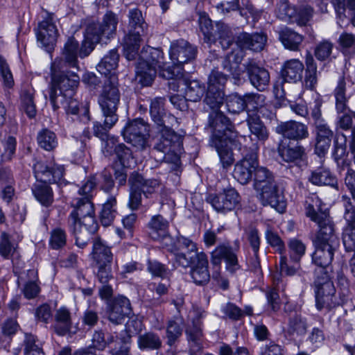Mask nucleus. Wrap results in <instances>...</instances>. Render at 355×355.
I'll use <instances>...</instances> for the list:
<instances>
[{"label": "nucleus", "instance_id": "f257e3e1", "mask_svg": "<svg viewBox=\"0 0 355 355\" xmlns=\"http://www.w3.org/2000/svg\"><path fill=\"white\" fill-rule=\"evenodd\" d=\"M306 215L316 223L319 230L313 239L315 251L312 254L313 263L322 268L329 266L334 259L335 251L339 246V239L335 234L334 225L326 211H317L314 205L306 202Z\"/></svg>", "mask_w": 355, "mask_h": 355}, {"label": "nucleus", "instance_id": "f03ea898", "mask_svg": "<svg viewBox=\"0 0 355 355\" xmlns=\"http://www.w3.org/2000/svg\"><path fill=\"white\" fill-rule=\"evenodd\" d=\"M175 71L164 60V53L159 49L147 46L139 55L136 67V80L142 86H150L156 76L157 70L159 76L168 80L178 79L182 77V72L179 67Z\"/></svg>", "mask_w": 355, "mask_h": 355}, {"label": "nucleus", "instance_id": "7ed1b4c3", "mask_svg": "<svg viewBox=\"0 0 355 355\" xmlns=\"http://www.w3.org/2000/svg\"><path fill=\"white\" fill-rule=\"evenodd\" d=\"M74 210L68 218V226L76 239V245L84 248L97 230L94 206L91 200L76 198L72 202Z\"/></svg>", "mask_w": 355, "mask_h": 355}, {"label": "nucleus", "instance_id": "20e7f679", "mask_svg": "<svg viewBox=\"0 0 355 355\" xmlns=\"http://www.w3.org/2000/svg\"><path fill=\"white\" fill-rule=\"evenodd\" d=\"M209 127L212 128L211 145L214 146L224 168L234 162L233 154L228 146L234 132V126L230 120L221 113L215 112L210 116Z\"/></svg>", "mask_w": 355, "mask_h": 355}, {"label": "nucleus", "instance_id": "39448f33", "mask_svg": "<svg viewBox=\"0 0 355 355\" xmlns=\"http://www.w3.org/2000/svg\"><path fill=\"white\" fill-rule=\"evenodd\" d=\"M173 126L157 127L159 138L153 148V153H159L157 162L165 161L178 165L183 150L182 137L176 133Z\"/></svg>", "mask_w": 355, "mask_h": 355}, {"label": "nucleus", "instance_id": "423d86ee", "mask_svg": "<svg viewBox=\"0 0 355 355\" xmlns=\"http://www.w3.org/2000/svg\"><path fill=\"white\" fill-rule=\"evenodd\" d=\"M119 101L120 93L117 87V78L115 76H110L104 83L102 92L98 97V104L103 116H109L111 122L112 120H118L116 111Z\"/></svg>", "mask_w": 355, "mask_h": 355}, {"label": "nucleus", "instance_id": "0eeeda50", "mask_svg": "<svg viewBox=\"0 0 355 355\" xmlns=\"http://www.w3.org/2000/svg\"><path fill=\"white\" fill-rule=\"evenodd\" d=\"M150 127L143 119H135L127 123L122 135L125 141L137 150H144L148 146Z\"/></svg>", "mask_w": 355, "mask_h": 355}, {"label": "nucleus", "instance_id": "6e6552de", "mask_svg": "<svg viewBox=\"0 0 355 355\" xmlns=\"http://www.w3.org/2000/svg\"><path fill=\"white\" fill-rule=\"evenodd\" d=\"M62 58H57L51 65V83L50 87L65 92L71 96L74 94L75 89L79 83V76L74 72L62 71Z\"/></svg>", "mask_w": 355, "mask_h": 355}, {"label": "nucleus", "instance_id": "1a4fd4ad", "mask_svg": "<svg viewBox=\"0 0 355 355\" xmlns=\"http://www.w3.org/2000/svg\"><path fill=\"white\" fill-rule=\"evenodd\" d=\"M196 48L186 40H179L173 42L169 51L171 59L174 64V66L171 67L172 69L176 71L178 70L177 67H179L183 73L181 65L193 60L196 55ZM183 76L184 74L182 73Z\"/></svg>", "mask_w": 355, "mask_h": 355}, {"label": "nucleus", "instance_id": "9d476101", "mask_svg": "<svg viewBox=\"0 0 355 355\" xmlns=\"http://www.w3.org/2000/svg\"><path fill=\"white\" fill-rule=\"evenodd\" d=\"M323 282L318 279L315 282L316 286L315 300L316 307L318 310L324 308L331 309L338 304L335 296L336 289L333 282L328 279L327 274L322 278Z\"/></svg>", "mask_w": 355, "mask_h": 355}, {"label": "nucleus", "instance_id": "9b49d317", "mask_svg": "<svg viewBox=\"0 0 355 355\" xmlns=\"http://www.w3.org/2000/svg\"><path fill=\"white\" fill-rule=\"evenodd\" d=\"M258 165L257 153L253 150L235 164L233 176L241 184H246L252 180Z\"/></svg>", "mask_w": 355, "mask_h": 355}, {"label": "nucleus", "instance_id": "f8f14e48", "mask_svg": "<svg viewBox=\"0 0 355 355\" xmlns=\"http://www.w3.org/2000/svg\"><path fill=\"white\" fill-rule=\"evenodd\" d=\"M58 36V30L53 22V15L46 12L44 20L39 24L37 32V41L46 51L51 52Z\"/></svg>", "mask_w": 355, "mask_h": 355}, {"label": "nucleus", "instance_id": "ddd939ff", "mask_svg": "<svg viewBox=\"0 0 355 355\" xmlns=\"http://www.w3.org/2000/svg\"><path fill=\"white\" fill-rule=\"evenodd\" d=\"M207 200L218 212L225 213L233 210L240 202L238 192L233 188H227L218 194H210Z\"/></svg>", "mask_w": 355, "mask_h": 355}, {"label": "nucleus", "instance_id": "4468645a", "mask_svg": "<svg viewBox=\"0 0 355 355\" xmlns=\"http://www.w3.org/2000/svg\"><path fill=\"white\" fill-rule=\"evenodd\" d=\"M131 312L130 300L123 295L117 296L107 303V317L109 320L114 324H121Z\"/></svg>", "mask_w": 355, "mask_h": 355}, {"label": "nucleus", "instance_id": "2eb2a0df", "mask_svg": "<svg viewBox=\"0 0 355 355\" xmlns=\"http://www.w3.org/2000/svg\"><path fill=\"white\" fill-rule=\"evenodd\" d=\"M164 98L155 97L150 101V114L157 127L175 126L178 119L170 114H167L164 109Z\"/></svg>", "mask_w": 355, "mask_h": 355}, {"label": "nucleus", "instance_id": "dca6fc26", "mask_svg": "<svg viewBox=\"0 0 355 355\" xmlns=\"http://www.w3.org/2000/svg\"><path fill=\"white\" fill-rule=\"evenodd\" d=\"M256 191L263 205H270L279 212L284 211L286 201L282 194L279 193L275 182Z\"/></svg>", "mask_w": 355, "mask_h": 355}, {"label": "nucleus", "instance_id": "f3484780", "mask_svg": "<svg viewBox=\"0 0 355 355\" xmlns=\"http://www.w3.org/2000/svg\"><path fill=\"white\" fill-rule=\"evenodd\" d=\"M211 263L216 266L220 265L221 260L224 259L227 269L232 273L239 268L237 256L232 248L228 245H218L211 253Z\"/></svg>", "mask_w": 355, "mask_h": 355}, {"label": "nucleus", "instance_id": "a211bd4d", "mask_svg": "<svg viewBox=\"0 0 355 355\" xmlns=\"http://www.w3.org/2000/svg\"><path fill=\"white\" fill-rule=\"evenodd\" d=\"M277 134L291 140H302L309 136L308 127L300 122L288 121L281 122L275 128Z\"/></svg>", "mask_w": 355, "mask_h": 355}, {"label": "nucleus", "instance_id": "6ab92c4d", "mask_svg": "<svg viewBox=\"0 0 355 355\" xmlns=\"http://www.w3.org/2000/svg\"><path fill=\"white\" fill-rule=\"evenodd\" d=\"M334 132L324 121H318L315 126V153L319 157H324L328 152Z\"/></svg>", "mask_w": 355, "mask_h": 355}, {"label": "nucleus", "instance_id": "aec40b11", "mask_svg": "<svg viewBox=\"0 0 355 355\" xmlns=\"http://www.w3.org/2000/svg\"><path fill=\"white\" fill-rule=\"evenodd\" d=\"M35 176L40 182L54 183L63 177L64 168L62 166H49L45 163L37 162L33 167Z\"/></svg>", "mask_w": 355, "mask_h": 355}, {"label": "nucleus", "instance_id": "412c9836", "mask_svg": "<svg viewBox=\"0 0 355 355\" xmlns=\"http://www.w3.org/2000/svg\"><path fill=\"white\" fill-rule=\"evenodd\" d=\"M250 83L259 91H264L270 82L268 70L258 66L254 62L249 61L245 64Z\"/></svg>", "mask_w": 355, "mask_h": 355}, {"label": "nucleus", "instance_id": "4be33fe9", "mask_svg": "<svg viewBox=\"0 0 355 355\" xmlns=\"http://www.w3.org/2000/svg\"><path fill=\"white\" fill-rule=\"evenodd\" d=\"M209 261L205 254L201 256L199 260L191 267L190 276L197 285H205L209 282Z\"/></svg>", "mask_w": 355, "mask_h": 355}, {"label": "nucleus", "instance_id": "5701e85b", "mask_svg": "<svg viewBox=\"0 0 355 355\" xmlns=\"http://www.w3.org/2000/svg\"><path fill=\"white\" fill-rule=\"evenodd\" d=\"M118 24V17L112 11H108L104 15L101 24L99 23H90L87 26H94L96 28L94 33H98L99 37L105 36L106 38H110L116 32V26Z\"/></svg>", "mask_w": 355, "mask_h": 355}, {"label": "nucleus", "instance_id": "b1692460", "mask_svg": "<svg viewBox=\"0 0 355 355\" xmlns=\"http://www.w3.org/2000/svg\"><path fill=\"white\" fill-rule=\"evenodd\" d=\"M237 44L242 48L253 51H261L266 42V36L261 33L248 34L242 33L237 37Z\"/></svg>", "mask_w": 355, "mask_h": 355}, {"label": "nucleus", "instance_id": "393cba45", "mask_svg": "<svg viewBox=\"0 0 355 355\" xmlns=\"http://www.w3.org/2000/svg\"><path fill=\"white\" fill-rule=\"evenodd\" d=\"M149 234L154 240H170L168 234V222L161 215L152 217L148 223Z\"/></svg>", "mask_w": 355, "mask_h": 355}, {"label": "nucleus", "instance_id": "a878e982", "mask_svg": "<svg viewBox=\"0 0 355 355\" xmlns=\"http://www.w3.org/2000/svg\"><path fill=\"white\" fill-rule=\"evenodd\" d=\"M146 33L128 31V34L123 40L124 53L127 59L134 60L137 55L140 47L142 37Z\"/></svg>", "mask_w": 355, "mask_h": 355}, {"label": "nucleus", "instance_id": "bb28decb", "mask_svg": "<svg viewBox=\"0 0 355 355\" xmlns=\"http://www.w3.org/2000/svg\"><path fill=\"white\" fill-rule=\"evenodd\" d=\"M92 259L96 266L112 264L113 254L110 248L106 245L100 239H96L93 243Z\"/></svg>", "mask_w": 355, "mask_h": 355}, {"label": "nucleus", "instance_id": "cd10ccee", "mask_svg": "<svg viewBox=\"0 0 355 355\" xmlns=\"http://www.w3.org/2000/svg\"><path fill=\"white\" fill-rule=\"evenodd\" d=\"M54 319L55 324L53 329L58 335L64 336L70 331L72 321L71 313L67 308L62 306L57 309Z\"/></svg>", "mask_w": 355, "mask_h": 355}, {"label": "nucleus", "instance_id": "c85d7f7f", "mask_svg": "<svg viewBox=\"0 0 355 355\" xmlns=\"http://www.w3.org/2000/svg\"><path fill=\"white\" fill-rule=\"evenodd\" d=\"M304 69L303 63L298 59H291L284 62L282 75L286 82L301 80Z\"/></svg>", "mask_w": 355, "mask_h": 355}, {"label": "nucleus", "instance_id": "c756f323", "mask_svg": "<svg viewBox=\"0 0 355 355\" xmlns=\"http://www.w3.org/2000/svg\"><path fill=\"white\" fill-rule=\"evenodd\" d=\"M279 38L284 46L293 51L300 50L304 37L289 28L284 27L279 32Z\"/></svg>", "mask_w": 355, "mask_h": 355}, {"label": "nucleus", "instance_id": "7c9ffc66", "mask_svg": "<svg viewBox=\"0 0 355 355\" xmlns=\"http://www.w3.org/2000/svg\"><path fill=\"white\" fill-rule=\"evenodd\" d=\"M309 180L313 184L318 186L329 185L333 187L337 186L336 177L327 168L323 166L312 171Z\"/></svg>", "mask_w": 355, "mask_h": 355}, {"label": "nucleus", "instance_id": "2f4dec72", "mask_svg": "<svg viewBox=\"0 0 355 355\" xmlns=\"http://www.w3.org/2000/svg\"><path fill=\"white\" fill-rule=\"evenodd\" d=\"M119 60V55L117 50L115 49H112L101 59V62L96 66V69L98 72L105 76H107L108 74L114 76L112 73L116 69Z\"/></svg>", "mask_w": 355, "mask_h": 355}, {"label": "nucleus", "instance_id": "473e14b6", "mask_svg": "<svg viewBox=\"0 0 355 355\" xmlns=\"http://www.w3.org/2000/svg\"><path fill=\"white\" fill-rule=\"evenodd\" d=\"M96 27L94 26H87L85 33V39L83 41L81 47L78 51L80 58L87 57L94 50L96 44L100 42L99 37L96 32L94 33Z\"/></svg>", "mask_w": 355, "mask_h": 355}, {"label": "nucleus", "instance_id": "72a5a7b5", "mask_svg": "<svg viewBox=\"0 0 355 355\" xmlns=\"http://www.w3.org/2000/svg\"><path fill=\"white\" fill-rule=\"evenodd\" d=\"M128 182L135 187H139L144 195L154 193L155 189L159 187V183L157 180H144L141 174L135 171L130 174Z\"/></svg>", "mask_w": 355, "mask_h": 355}, {"label": "nucleus", "instance_id": "f704fd0d", "mask_svg": "<svg viewBox=\"0 0 355 355\" xmlns=\"http://www.w3.org/2000/svg\"><path fill=\"white\" fill-rule=\"evenodd\" d=\"M247 123L250 132L259 141H265L268 138V132L259 116L257 114H248Z\"/></svg>", "mask_w": 355, "mask_h": 355}, {"label": "nucleus", "instance_id": "c9c22d12", "mask_svg": "<svg viewBox=\"0 0 355 355\" xmlns=\"http://www.w3.org/2000/svg\"><path fill=\"white\" fill-rule=\"evenodd\" d=\"M21 110L30 119L35 116L37 113L36 106L34 103V89L33 88H24L20 94Z\"/></svg>", "mask_w": 355, "mask_h": 355}, {"label": "nucleus", "instance_id": "e433bc0d", "mask_svg": "<svg viewBox=\"0 0 355 355\" xmlns=\"http://www.w3.org/2000/svg\"><path fill=\"white\" fill-rule=\"evenodd\" d=\"M147 24L141 11L137 8L131 9L128 13V31L146 33Z\"/></svg>", "mask_w": 355, "mask_h": 355}, {"label": "nucleus", "instance_id": "4c0bfd02", "mask_svg": "<svg viewBox=\"0 0 355 355\" xmlns=\"http://www.w3.org/2000/svg\"><path fill=\"white\" fill-rule=\"evenodd\" d=\"M117 215L116 200L114 196H110L103 205L101 212V222L103 226H109Z\"/></svg>", "mask_w": 355, "mask_h": 355}, {"label": "nucleus", "instance_id": "58836bf2", "mask_svg": "<svg viewBox=\"0 0 355 355\" xmlns=\"http://www.w3.org/2000/svg\"><path fill=\"white\" fill-rule=\"evenodd\" d=\"M183 77L178 79H175L180 83H183L184 85H187L185 89V98L187 101L197 102L201 99L205 94V87L202 85L198 80H191L189 83L182 80Z\"/></svg>", "mask_w": 355, "mask_h": 355}, {"label": "nucleus", "instance_id": "ea45409f", "mask_svg": "<svg viewBox=\"0 0 355 355\" xmlns=\"http://www.w3.org/2000/svg\"><path fill=\"white\" fill-rule=\"evenodd\" d=\"M78 42L74 37H70L64 44L62 55L64 60H62V67H66L68 64L71 67H75L77 62Z\"/></svg>", "mask_w": 355, "mask_h": 355}, {"label": "nucleus", "instance_id": "a19ab883", "mask_svg": "<svg viewBox=\"0 0 355 355\" xmlns=\"http://www.w3.org/2000/svg\"><path fill=\"white\" fill-rule=\"evenodd\" d=\"M205 254L203 252H198V250H191L186 252H178L175 253V263L183 268L191 267L198 260L200 257Z\"/></svg>", "mask_w": 355, "mask_h": 355}, {"label": "nucleus", "instance_id": "79ce46f5", "mask_svg": "<svg viewBox=\"0 0 355 355\" xmlns=\"http://www.w3.org/2000/svg\"><path fill=\"white\" fill-rule=\"evenodd\" d=\"M279 153L285 162H291L301 159L304 155V149L299 145H282L279 147Z\"/></svg>", "mask_w": 355, "mask_h": 355}, {"label": "nucleus", "instance_id": "37998d69", "mask_svg": "<svg viewBox=\"0 0 355 355\" xmlns=\"http://www.w3.org/2000/svg\"><path fill=\"white\" fill-rule=\"evenodd\" d=\"M33 193L36 199L44 206L48 207L53 201L51 187L46 183L40 182L33 188Z\"/></svg>", "mask_w": 355, "mask_h": 355}, {"label": "nucleus", "instance_id": "c03bdc74", "mask_svg": "<svg viewBox=\"0 0 355 355\" xmlns=\"http://www.w3.org/2000/svg\"><path fill=\"white\" fill-rule=\"evenodd\" d=\"M296 8L288 0H280L277 4L275 14L277 17L285 21L293 22L296 17Z\"/></svg>", "mask_w": 355, "mask_h": 355}, {"label": "nucleus", "instance_id": "a18cd8bd", "mask_svg": "<svg viewBox=\"0 0 355 355\" xmlns=\"http://www.w3.org/2000/svg\"><path fill=\"white\" fill-rule=\"evenodd\" d=\"M137 343L141 349L153 350L159 349L162 343L157 334L153 332H147L138 337Z\"/></svg>", "mask_w": 355, "mask_h": 355}, {"label": "nucleus", "instance_id": "49530a36", "mask_svg": "<svg viewBox=\"0 0 355 355\" xmlns=\"http://www.w3.org/2000/svg\"><path fill=\"white\" fill-rule=\"evenodd\" d=\"M224 96V91H216L207 89L204 101L211 110H213V111L209 114V119H210V116L215 112L223 114V112L218 111V108L223 103Z\"/></svg>", "mask_w": 355, "mask_h": 355}, {"label": "nucleus", "instance_id": "de8ad7c7", "mask_svg": "<svg viewBox=\"0 0 355 355\" xmlns=\"http://www.w3.org/2000/svg\"><path fill=\"white\" fill-rule=\"evenodd\" d=\"M275 182L273 175L266 168L257 166L254 173V188L256 191L263 189L268 184Z\"/></svg>", "mask_w": 355, "mask_h": 355}, {"label": "nucleus", "instance_id": "09e8293b", "mask_svg": "<svg viewBox=\"0 0 355 355\" xmlns=\"http://www.w3.org/2000/svg\"><path fill=\"white\" fill-rule=\"evenodd\" d=\"M199 25L200 31L204 36V42L209 44L214 43L217 40V31L216 28H214L211 20L206 16H200Z\"/></svg>", "mask_w": 355, "mask_h": 355}, {"label": "nucleus", "instance_id": "8fccbe9b", "mask_svg": "<svg viewBox=\"0 0 355 355\" xmlns=\"http://www.w3.org/2000/svg\"><path fill=\"white\" fill-rule=\"evenodd\" d=\"M37 142L40 146L46 150H53L58 145L55 134L47 129H42L37 135Z\"/></svg>", "mask_w": 355, "mask_h": 355}, {"label": "nucleus", "instance_id": "3c124183", "mask_svg": "<svg viewBox=\"0 0 355 355\" xmlns=\"http://www.w3.org/2000/svg\"><path fill=\"white\" fill-rule=\"evenodd\" d=\"M241 62V56L231 53L223 58L222 66L225 70L230 72V74L236 78L239 77L241 72V69L239 66Z\"/></svg>", "mask_w": 355, "mask_h": 355}, {"label": "nucleus", "instance_id": "603ef678", "mask_svg": "<svg viewBox=\"0 0 355 355\" xmlns=\"http://www.w3.org/2000/svg\"><path fill=\"white\" fill-rule=\"evenodd\" d=\"M226 106L230 112L239 113L246 109L245 94H232L226 98Z\"/></svg>", "mask_w": 355, "mask_h": 355}, {"label": "nucleus", "instance_id": "864d4df0", "mask_svg": "<svg viewBox=\"0 0 355 355\" xmlns=\"http://www.w3.org/2000/svg\"><path fill=\"white\" fill-rule=\"evenodd\" d=\"M216 31L219 43L223 49H228L233 43L234 37L228 26L223 22L216 23Z\"/></svg>", "mask_w": 355, "mask_h": 355}, {"label": "nucleus", "instance_id": "5fc2aeb1", "mask_svg": "<svg viewBox=\"0 0 355 355\" xmlns=\"http://www.w3.org/2000/svg\"><path fill=\"white\" fill-rule=\"evenodd\" d=\"M227 76L216 69H213L209 76L208 89L216 91H223L227 82Z\"/></svg>", "mask_w": 355, "mask_h": 355}, {"label": "nucleus", "instance_id": "6e6d98bb", "mask_svg": "<svg viewBox=\"0 0 355 355\" xmlns=\"http://www.w3.org/2000/svg\"><path fill=\"white\" fill-rule=\"evenodd\" d=\"M70 96H71L65 92L58 89H55L54 87H50L49 99L54 110H57L61 107H64Z\"/></svg>", "mask_w": 355, "mask_h": 355}, {"label": "nucleus", "instance_id": "4d7b16f0", "mask_svg": "<svg viewBox=\"0 0 355 355\" xmlns=\"http://www.w3.org/2000/svg\"><path fill=\"white\" fill-rule=\"evenodd\" d=\"M291 259L294 262H299L305 254L306 245L296 239L291 240L288 244Z\"/></svg>", "mask_w": 355, "mask_h": 355}, {"label": "nucleus", "instance_id": "13d9d810", "mask_svg": "<svg viewBox=\"0 0 355 355\" xmlns=\"http://www.w3.org/2000/svg\"><path fill=\"white\" fill-rule=\"evenodd\" d=\"M104 122L101 124L100 122H95L94 123V134L96 137L100 138L102 141H104L105 138L108 137V131L115 125L118 120H112L111 122L107 116H103Z\"/></svg>", "mask_w": 355, "mask_h": 355}, {"label": "nucleus", "instance_id": "bf43d9fd", "mask_svg": "<svg viewBox=\"0 0 355 355\" xmlns=\"http://www.w3.org/2000/svg\"><path fill=\"white\" fill-rule=\"evenodd\" d=\"M342 198L345 202V211L343 215V218L345 221V227L355 228V206L352 205L348 196H343Z\"/></svg>", "mask_w": 355, "mask_h": 355}, {"label": "nucleus", "instance_id": "052dcab7", "mask_svg": "<svg viewBox=\"0 0 355 355\" xmlns=\"http://www.w3.org/2000/svg\"><path fill=\"white\" fill-rule=\"evenodd\" d=\"M345 83L344 79L340 80L335 89L336 107L338 112H345L347 110V98L345 94Z\"/></svg>", "mask_w": 355, "mask_h": 355}, {"label": "nucleus", "instance_id": "680f3d73", "mask_svg": "<svg viewBox=\"0 0 355 355\" xmlns=\"http://www.w3.org/2000/svg\"><path fill=\"white\" fill-rule=\"evenodd\" d=\"M17 245L14 243L10 236L3 232L0 241V254L5 259H10L16 251Z\"/></svg>", "mask_w": 355, "mask_h": 355}, {"label": "nucleus", "instance_id": "e2e57ef3", "mask_svg": "<svg viewBox=\"0 0 355 355\" xmlns=\"http://www.w3.org/2000/svg\"><path fill=\"white\" fill-rule=\"evenodd\" d=\"M246 107L251 106L254 110H259L263 113L265 110L266 97L257 93L245 94Z\"/></svg>", "mask_w": 355, "mask_h": 355}, {"label": "nucleus", "instance_id": "0e129e2a", "mask_svg": "<svg viewBox=\"0 0 355 355\" xmlns=\"http://www.w3.org/2000/svg\"><path fill=\"white\" fill-rule=\"evenodd\" d=\"M187 334L188 335L189 340L193 343V345L191 347V355H198L197 353L193 354V352L200 349L199 341L202 336L200 324H194L193 328H190L187 331Z\"/></svg>", "mask_w": 355, "mask_h": 355}, {"label": "nucleus", "instance_id": "69168bd1", "mask_svg": "<svg viewBox=\"0 0 355 355\" xmlns=\"http://www.w3.org/2000/svg\"><path fill=\"white\" fill-rule=\"evenodd\" d=\"M182 329L180 325L174 320H170L166 326L167 344L172 346L180 337Z\"/></svg>", "mask_w": 355, "mask_h": 355}, {"label": "nucleus", "instance_id": "338daca9", "mask_svg": "<svg viewBox=\"0 0 355 355\" xmlns=\"http://www.w3.org/2000/svg\"><path fill=\"white\" fill-rule=\"evenodd\" d=\"M67 242V236L64 230L57 227L52 230L49 244L53 249L64 247Z\"/></svg>", "mask_w": 355, "mask_h": 355}, {"label": "nucleus", "instance_id": "774afa93", "mask_svg": "<svg viewBox=\"0 0 355 355\" xmlns=\"http://www.w3.org/2000/svg\"><path fill=\"white\" fill-rule=\"evenodd\" d=\"M113 341L114 337L112 336L105 338V334L102 331H96L92 338V346L98 350H103L107 345Z\"/></svg>", "mask_w": 355, "mask_h": 355}]
</instances>
